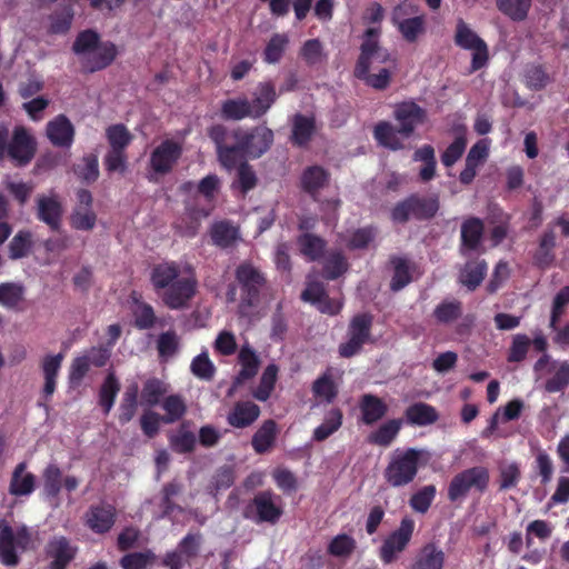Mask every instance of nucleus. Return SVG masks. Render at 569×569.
Returning a JSON list of instances; mask_svg holds the SVG:
<instances>
[{
    "label": "nucleus",
    "mask_w": 569,
    "mask_h": 569,
    "mask_svg": "<svg viewBox=\"0 0 569 569\" xmlns=\"http://www.w3.org/2000/svg\"><path fill=\"white\" fill-rule=\"evenodd\" d=\"M361 420L367 426H372L381 420L388 412L387 403L376 395L365 393L359 401Z\"/></svg>",
    "instance_id": "32"
},
{
    "label": "nucleus",
    "mask_w": 569,
    "mask_h": 569,
    "mask_svg": "<svg viewBox=\"0 0 569 569\" xmlns=\"http://www.w3.org/2000/svg\"><path fill=\"white\" fill-rule=\"evenodd\" d=\"M260 407L252 401H238L227 416V422L233 427L243 429L251 426L260 416Z\"/></svg>",
    "instance_id": "30"
},
{
    "label": "nucleus",
    "mask_w": 569,
    "mask_h": 569,
    "mask_svg": "<svg viewBox=\"0 0 569 569\" xmlns=\"http://www.w3.org/2000/svg\"><path fill=\"white\" fill-rule=\"evenodd\" d=\"M234 280L240 291L238 312L247 316L260 303L261 295L268 283L267 277L251 261H242L234 269Z\"/></svg>",
    "instance_id": "4"
},
{
    "label": "nucleus",
    "mask_w": 569,
    "mask_h": 569,
    "mask_svg": "<svg viewBox=\"0 0 569 569\" xmlns=\"http://www.w3.org/2000/svg\"><path fill=\"white\" fill-rule=\"evenodd\" d=\"M462 302L458 299H445L436 306L432 317L439 325L448 326L461 318Z\"/></svg>",
    "instance_id": "45"
},
{
    "label": "nucleus",
    "mask_w": 569,
    "mask_h": 569,
    "mask_svg": "<svg viewBox=\"0 0 569 569\" xmlns=\"http://www.w3.org/2000/svg\"><path fill=\"white\" fill-rule=\"evenodd\" d=\"M401 427V419H390L369 433L368 442L380 447H389L397 438Z\"/></svg>",
    "instance_id": "44"
},
{
    "label": "nucleus",
    "mask_w": 569,
    "mask_h": 569,
    "mask_svg": "<svg viewBox=\"0 0 569 569\" xmlns=\"http://www.w3.org/2000/svg\"><path fill=\"white\" fill-rule=\"evenodd\" d=\"M73 173L83 183L90 184L99 178V160L94 153L86 154L72 167Z\"/></svg>",
    "instance_id": "51"
},
{
    "label": "nucleus",
    "mask_w": 569,
    "mask_h": 569,
    "mask_svg": "<svg viewBox=\"0 0 569 569\" xmlns=\"http://www.w3.org/2000/svg\"><path fill=\"white\" fill-rule=\"evenodd\" d=\"M405 418L412 426H428L435 423L439 415L435 407L425 402H416L407 407Z\"/></svg>",
    "instance_id": "40"
},
{
    "label": "nucleus",
    "mask_w": 569,
    "mask_h": 569,
    "mask_svg": "<svg viewBox=\"0 0 569 569\" xmlns=\"http://www.w3.org/2000/svg\"><path fill=\"white\" fill-rule=\"evenodd\" d=\"M537 378L550 375L543 383L548 393L563 392L569 387V361L556 360L549 353L542 355L533 365Z\"/></svg>",
    "instance_id": "11"
},
{
    "label": "nucleus",
    "mask_w": 569,
    "mask_h": 569,
    "mask_svg": "<svg viewBox=\"0 0 569 569\" xmlns=\"http://www.w3.org/2000/svg\"><path fill=\"white\" fill-rule=\"evenodd\" d=\"M277 98L276 86L271 80L259 82L253 92V99L250 101L254 118L259 119L264 116L277 101Z\"/></svg>",
    "instance_id": "28"
},
{
    "label": "nucleus",
    "mask_w": 569,
    "mask_h": 569,
    "mask_svg": "<svg viewBox=\"0 0 569 569\" xmlns=\"http://www.w3.org/2000/svg\"><path fill=\"white\" fill-rule=\"evenodd\" d=\"M373 316L369 312L355 315L348 325L347 341L339 345L338 352L342 358L358 355L366 343L372 341L371 330Z\"/></svg>",
    "instance_id": "10"
},
{
    "label": "nucleus",
    "mask_w": 569,
    "mask_h": 569,
    "mask_svg": "<svg viewBox=\"0 0 569 569\" xmlns=\"http://www.w3.org/2000/svg\"><path fill=\"white\" fill-rule=\"evenodd\" d=\"M47 137L54 147L70 148L74 140V127L64 114H59L47 123Z\"/></svg>",
    "instance_id": "24"
},
{
    "label": "nucleus",
    "mask_w": 569,
    "mask_h": 569,
    "mask_svg": "<svg viewBox=\"0 0 569 569\" xmlns=\"http://www.w3.org/2000/svg\"><path fill=\"white\" fill-rule=\"evenodd\" d=\"M102 42L103 41L100 40V34L97 31L87 29L79 32L76 37L72 44V51L82 58L90 51H94V49Z\"/></svg>",
    "instance_id": "60"
},
{
    "label": "nucleus",
    "mask_w": 569,
    "mask_h": 569,
    "mask_svg": "<svg viewBox=\"0 0 569 569\" xmlns=\"http://www.w3.org/2000/svg\"><path fill=\"white\" fill-rule=\"evenodd\" d=\"M278 367L274 363H270L263 370L258 387L252 391V396L258 401H267L277 382Z\"/></svg>",
    "instance_id": "56"
},
{
    "label": "nucleus",
    "mask_w": 569,
    "mask_h": 569,
    "mask_svg": "<svg viewBox=\"0 0 569 569\" xmlns=\"http://www.w3.org/2000/svg\"><path fill=\"white\" fill-rule=\"evenodd\" d=\"M32 532L22 525L13 529L6 519H0V561L8 567H16L20 562L18 550L26 551L31 548Z\"/></svg>",
    "instance_id": "6"
},
{
    "label": "nucleus",
    "mask_w": 569,
    "mask_h": 569,
    "mask_svg": "<svg viewBox=\"0 0 569 569\" xmlns=\"http://www.w3.org/2000/svg\"><path fill=\"white\" fill-rule=\"evenodd\" d=\"M36 152L37 141L34 137L23 126H17L8 142V157L16 167H26L32 161Z\"/></svg>",
    "instance_id": "13"
},
{
    "label": "nucleus",
    "mask_w": 569,
    "mask_h": 569,
    "mask_svg": "<svg viewBox=\"0 0 569 569\" xmlns=\"http://www.w3.org/2000/svg\"><path fill=\"white\" fill-rule=\"evenodd\" d=\"M279 429L273 419L264 420L251 438V446L257 455L269 452L276 445Z\"/></svg>",
    "instance_id": "31"
},
{
    "label": "nucleus",
    "mask_w": 569,
    "mask_h": 569,
    "mask_svg": "<svg viewBox=\"0 0 569 569\" xmlns=\"http://www.w3.org/2000/svg\"><path fill=\"white\" fill-rule=\"evenodd\" d=\"M496 8L512 22H523L532 8V0H496Z\"/></svg>",
    "instance_id": "41"
},
{
    "label": "nucleus",
    "mask_w": 569,
    "mask_h": 569,
    "mask_svg": "<svg viewBox=\"0 0 569 569\" xmlns=\"http://www.w3.org/2000/svg\"><path fill=\"white\" fill-rule=\"evenodd\" d=\"M415 528V520L406 516L401 519L399 527L385 538L379 548V558L385 565L395 562L399 555L407 549L412 539Z\"/></svg>",
    "instance_id": "12"
},
{
    "label": "nucleus",
    "mask_w": 569,
    "mask_h": 569,
    "mask_svg": "<svg viewBox=\"0 0 569 569\" xmlns=\"http://www.w3.org/2000/svg\"><path fill=\"white\" fill-rule=\"evenodd\" d=\"M342 420V410L340 408H331L326 413L322 423L313 430L312 439L318 442L325 441L340 429Z\"/></svg>",
    "instance_id": "47"
},
{
    "label": "nucleus",
    "mask_w": 569,
    "mask_h": 569,
    "mask_svg": "<svg viewBox=\"0 0 569 569\" xmlns=\"http://www.w3.org/2000/svg\"><path fill=\"white\" fill-rule=\"evenodd\" d=\"M237 166V180L232 187L239 189L242 196H246L257 186L258 178L252 167L246 160H242Z\"/></svg>",
    "instance_id": "63"
},
{
    "label": "nucleus",
    "mask_w": 569,
    "mask_h": 569,
    "mask_svg": "<svg viewBox=\"0 0 569 569\" xmlns=\"http://www.w3.org/2000/svg\"><path fill=\"white\" fill-rule=\"evenodd\" d=\"M188 422H182L177 432L168 435L170 449L179 455L191 453L196 449V435L187 429Z\"/></svg>",
    "instance_id": "42"
},
{
    "label": "nucleus",
    "mask_w": 569,
    "mask_h": 569,
    "mask_svg": "<svg viewBox=\"0 0 569 569\" xmlns=\"http://www.w3.org/2000/svg\"><path fill=\"white\" fill-rule=\"evenodd\" d=\"M316 131L317 124L313 116L296 113L291 119L290 142L295 147L306 148L312 140Z\"/></svg>",
    "instance_id": "25"
},
{
    "label": "nucleus",
    "mask_w": 569,
    "mask_h": 569,
    "mask_svg": "<svg viewBox=\"0 0 569 569\" xmlns=\"http://www.w3.org/2000/svg\"><path fill=\"white\" fill-rule=\"evenodd\" d=\"M398 129L388 121H380L375 126L373 137L376 141L390 150L397 151L403 148V143L398 137Z\"/></svg>",
    "instance_id": "49"
},
{
    "label": "nucleus",
    "mask_w": 569,
    "mask_h": 569,
    "mask_svg": "<svg viewBox=\"0 0 569 569\" xmlns=\"http://www.w3.org/2000/svg\"><path fill=\"white\" fill-rule=\"evenodd\" d=\"M202 543L200 532H188L178 543L173 551L166 553L162 566L169 569H182L183 562H189L198 557Z\"/></svg>",
    "instance_id": "15"
},
{
    "label": "nucleus",
    "mask_w": 569,
    "mask_h": 569,
    "mask_svg": "<svg viewBox=\"0 0 569 569\" xmlns=\"http://www.w3.org/2000/svg\"><path fill=\"white\" fill-rule=\"evenodd\" d=\"M393 117L399 122V134L409 138L426 121L427 112L416 102L405 101L396 106Z\"/></svg>",
    "instance_id": "17"
},
{
    "label": "nucleus",
    "mask_w": 569,
    "mask_h": 569,
    "mask_svg": "<svg viewBox=\"0 0 569 569\" xmlns=\"http://www.w3.org/2000/svg\"><path fill=\"white\" fill-rule=\"evenodd\" d=\"M289 44L286 33H273L263 50V61L269 64L278 63Z\"/></svg>",
    "instance_id": "57"
},
{
    "label": "nucleus",
    "mask_w": 569,
    "mask_h": 569,
    "mask_svg": "<svg viewBox=\"0 0 569 569\" xmlns=\"http://www.w3.org/2000/svg\"><path fill=\"white\" fill-rule=\"evenodd\" d=\"M440 208L438 194L421 196L411 193L396 203L390 217L396 223L405 224L410 219L428 221L436 217Z\"/></svg>",
    "instance_id": "5"
},
{
    "label": "nucleus",
    "mask_w": 569,
    "mask_h": 569,
    "mask_svg": "<svg viewBox=\"0 0 569 569\" xmlns=\"http://www.w3.org/2000/svg\"><path fill=\"white\" fill-rule=\"evenodd\" d=\"M453 40L457 47L472 51L469 73L477 72L488 64L490 54L487 42L463 19L457 21Z\"/></svg>",
    "instance_id": "8"
},
{
    "label": "nucleus",
    "mask_w": 569,
    "mask_h": 569,
    "mask_svg": "<svg viewBox=\"0 0 569 569\" xmlns=\"http://www.w3.org/2000/svg\"><path fill=\"white\" fill-rule=\"evenodd\" d=\"M370 52V48L365 46L362 53L359 54L355 66V77L366 82L367 86L376 90H385L389 87L391 81V71L387 68H382L378 73H370V67L367 64V56Z\"/></svg>",
    "instance_id": "20"
},
{
    "label": "nucleus",
    "mask_w": 569,
    "mask_h": 569,
    "mask_svg": "<svg viewBox=\"0 0 569 569\" xmlns=\"http://www.w3.org/2000/svg\"><path fill=\"white\" fill-rule=\"evenodd\" d=\"M180 273V266L176 261L158 263L150 273L154 291L160 296L163 305L171 310L188 308L197 293L196 277H181Z\"/></svg>",
    "instance_id": "2"
},
{
    "label": "nucleus",
    "mask_w": 569,
    "mask_h": 569,
    "mask_svg": "<svg viewBox=\"0 0 569 569\" xmlns=\"http://www.w3.org/2000/svg\"><path fill=\"white\" fill-rule=\"evenodd\" d=\"M556 248V233L553 229L549 228L543 231L539 239V247L533 254L535 264L545 270L549 268L555 261V250Z\"/></svg>",
    "instance_id": "38"
},
{
    "label": "nucleus",
    "mask_w": 569,
    "mask_h": 569,
    "mask_svg": "<svg viewBox=\"0 0 569 569\" xmlns=\"http://www.w3.org/2000/svg\"><path fill=\"white\" fill-rule=\"evenodd\" d=\"M168 392V386L158 378H149L142 387L141 399L148 407H154Z\"/></svg>",
    "instance_id": "58"
},
{
    "label": "nucleus",
    "mask_w": 569,
    "mask_h": 569,
    "mask_svg": "<svg viewBox=\"0 0 569 569\" xmlns=\"http://www.w3.org/2000/svg\"><path fill=\"white\" fill-rule=\"evenodd\" d=\"M282 515V499L271 489L257 492L243 510V517L254 523L276 525Z\"/></svg>",
    "instance_id": "7"
},
{
    "label": "nucleus",
    "mask_w": 569,
    "mask_h": 569,
    "mask_svg": "<svg viewBox=\"0 0 569 569\" xmlns=\"http://www.w3.org/2000/svg\"><path fill=\"white\" fill-rule=\"evenodd\" d=\"M220 116L228 121H240L246 118L256 119L247 97H238L222 101Z\"/></svg>",
    "instance_id": "36"
},
{
    "label": "nucleus",
    "mask_w": 569,
    "mask_h": 569,
    "mask_svg": "<svg viewBox=\"0 0 569 569\" xmlns=\"http://www.w3.org/2000/svg\"><path fill=\"white\" fill-rule=\"evenodd\" d=\"M412 159L415 161L423 162V166L419 170V179L422 182H429L436 177L437 160L435 154V148L431 144H425L418 148Z\"/></svg>",
    "instance_id": "46"
},
{
    "label": "nucleus",
    "mask_w": 569,
    "mask_h": 569,
    "mask_svg": "<svg viewBox=\"0 0 569 569\" xmlns=\"http://www.w3.org/2000/svg\"><path fill=\"white\" fill-rule=\"evenodd\" d=\"M119 391L120 382L118 378L114 372H109L99 390V405L104 415H109L111 411Z\"/></svg>",
    "instance_id": "50"
},
{
    "label": "nucleus",
    "mask_w": 569,
    "mask_h": 569,
    "mask_svg": "<svg viewBox=\"0 0 569 569\" xmlns=\"http://www.w3.org/2000/svg\"><path fill=\"white\" fill-rule=\"evenodd\" d=\"M445 553L435 543H427L417 557L412 569H442Z\"/></svg>",
    "instance_id": "48"
},
{
    "label": "nucleus",
    "mask_w": 569,
    "mask_h": 569,
    "mask_svg": "<svg viewBox=\"0 0 569 569\" xmlns=\"http://www.w3.org/2000/svg\"><path fill=\"white\" fill-rule=\"evenodd\" d=\"M297 243L308 261H319L325 256L327 241L318 234L303 232L298 236Z\"/></svg>",
    "instance_id": "35"
},
{
    "label": "nucleus",
    "mask_w": 569,
    "mask_h": 569,
    "mask_svg": "<svg viewBox=\"0 0 569 569\" xmlns=\"http://www.w3.org/2000/svg\"><path fill=\"white\" fill-rule=\"evenodd\" d=\"M63 355H47L41 361V370L44 378V385L42 388V396L46 400H49L56 391L57 378L62 366Z\"/></svg>",
    "instance_id": "33"
},
{
    "label": "nucleus",
    "mask_w": 569,
    "mask_h": 569,
    "mask_svg": "<svg viewBox=\"0 0 569 569\" xmlns=\"http://www.w3.org/2000/svg\"><path fill=\"white\" fill-rule=\"evenodd\" d=\"M209 234L212 243L220 249L231 248L241 240L239 228L229 220L212 223Z\"/></svg>",
    "instance_id": "27"
},
{
    "label": "nucleus",
    "mask_w": 569,
    "mask_h": 569,
    "mask_svg": "<svg viewBox=\"0 0 569 569\" xmlns=\"http://www.w3.org/2000/svg\"><path fill=\"white\" fill-rule=\"evenodd\" d=\"M207 133L216 146L220 164L228 170L246 158H260L273 143V131L264 126L229 131L226 126L218 123L209 127Z\"/></svg>",
    "instance_id": "1"
},
{
    "label": "nucleus",
    "mask_w": 569,
    "mask_h": 569,
    "mask_svg": "<svg viewBox=\"0 0 569 569\" xmlns=\"http://www.w3.org/2000/svg\"><path fill=\"white\" fill-rule=\"evenodd\" d=\"M116 518L117 511L112 505L104 502L92 505L86 512V526L92 532L103 535L111 530Z\"/></svg>",
    "instance_id": "21"
},
{
    "label": "nucleus",
    "mask_w": 569,
    "mask_h": 569,
    "mask_svg": "<svg viewBox=\"0 0 569 569\" xmlns=\"http://www.w3.org/2000/svg\"><path fill=\"white\" fill-rule=\"evenodd\" d=\"M330 173L323 167L315 164L307 167L301 174V189L308 193L315 201L321 189L329 184Z\"/></svg>",
    "instance_id": "26"
},
{
    "label": "nucleus",
    "mask_w": 569,
    "mask_h": 569,
    "mask_svg": "<svg viewBox=\"0 0 569 569\" xmlns=\"http://www.w3.org/2000/svg\"><path fill=\"white\" fill-rule=\"evenodd\" d=\"M42 490L48 499H57L62 488V471L56 463L48 465L42 472Z\"/></svg>",
    "instance_id": "53"
},
{
    "label": "nucleus",
    "mask_w": 569,
    "mask_h": 569,
    "mask_svg": "<svg viewBox=\"0 0 569 569\" xmlns=\"http://www.w3.org/2000/svg\"><path fill=\"white\" fill-rule=\"evenodd\" d=\"M379 37L380 28H368L363 33L362 43L360 46V53H362L365 46L370 48V52L367 56L368 66H371L372 60H377L380 63H386L391 59L388 50L380 46Z\"/></svg>",
    "instance_id": "39"
},
{
    "label": "nucleus",
    "mask_w": 569,
    "mask_h": 569,
    "mask_svg": "<svg viewBox=\"0 0 569 569\" xmlns=\"http://www.w3.org/2000/svg\"><path fill=\"white\" fill-rule=\"evenodd\" d=\"M485 234V223L478 217H469L463 220L460 228V246L461 256H468L479 250Z\"/></svg>",
    "instance_id": "19"
},
{
    "label": "nucleus",
    "mask_w": 569,
    "mask_h": 569,
    "mask_svg": "<svg viewBox=\"0 0 569 569\" xmlns=\"http://www.w3.org/2000/svg\"><path fill=\"white\" fill-rule=\"evenodd\" d=\"M418 8L410 3H401L392 11V21L397 24L399 32L408 42H415L425 32V16L403 19L405 16L413 13Z\"/></svg>",
    "instance_id": "16"
},
{
    "label": "nucleus",
    "mask_w": 569,
    "mask_h": 569,
    "mask_svg": "<svg viewBox=\"0 0 569 569\" xmlns=\"http://www.w3.org/2000/svg\"><path fill=\"white\" fill-rule=\"evenodd\" d=\"M437 489L433 485H427L416 491L409 499L410 508L419 513H427L436 498Z\"/></svg>",
    "instance_id": "62"
},
{
    "label": "nucleus",
    "mask_w": 569,
    "mask_h": 569,
    "mask_svg": "<svg viewBox=\"0 0 569 569\" xmlns=\"http://www.w3.org/2000/svg\"><path fill=\"white\" fill-rule=\"evenodd\" d=\"M429 458L430 453L425 449L398 448L390 456V460L383 470V478L390 487H406L416 479L420 467Z\"/></svg>",
    "instance_id": "3"
},
{
    "label": "nucleus",
    "mask_w": 569,
    "mask_h": 569,
    "mask_svg": "<svg viewBox=\"0 0 569 569\" xmlns=\"http://www.w3.org/2000/svg\"><path fill=\"white\" fill-rule=\"evenodd\" d=\"M488 271L483 259H472L466 262L459 273V282L469 291H475L483 281Z\"/></svg>",
    "instance_id": "34"
},
{
    "label": "nucleus",
    "mask_w": 569,
    "mask_h": 569,
    "mask_svg": "<svg viewBox=\"0 0 569 569\" xmlns=\"http://www.w3.org/2000/svg\"><path fill=\"white\" fill-rule=\"evenodd\" d=\"M32 247V234L28 230L18 231L8 246L9 258L18 260L28 256Z\"/></svg>",
    "instance_id": "61"
},
{
    "label": "nucleus",
    "mask_w": 569,
    "mask_h": 569,
    "mask_svg": "<svg viewBox=\"0 0 569 569\" xmlns=\"http://www.w3.org/2000/svg\"><path fill=\"white\" fill-rule=\"evenodd\" d=\"M36 489V476L27 471L24 461L18 463L11 475L8 491L11 496H30Z\"/></svg>",
    "instance_id": "29"
},
{
    "label": "nucleus",
    "mask_w": 569,
    "mask_h": 569,
    "mask_svg": "<svg viewBox=\"0 0 569 569\" xmlns=\"http://www.w3.org/2000/svg\"><path fill=\"white\" fill-rule=\"evenodd\" d=\"M391 263L393 266V274L390 281V290L398 292L407 287L411 281V264L410 262L401 257H392Z\"/></svg>",
    "instance_id": "54"
},
{
    "label": "nucleus",
    "mask_w": 569,
    "mask_h": 569,
    "mask_svg": "<svg viewBox=\"0 0 569 569\" xmlns=\"http://www.w3.org/2000/svg\"><path fill=\"white\" fill-rule=\"evenodd\" d=\"M490 481L489 470L486 467L477 466L458 472L448 486V499L450 502L459 501L467 497L471 489L482 493L487 490Z\"/></svg>",
    "instance_id": "9"
},
{
    "label": "nucleus",
    "mask_w": 569,
    "mask_h": 569,
    "mask_svg": "<svg viewBox=\"0 0 569 569\" xmlns=\"http://www.w3.org/2000/svg\"><path fill=\"white\" fill-rule=\"evenodd\" d=\"M348 261L341 251L330 252L323 263L322 273L327 280H336L348 270Z\"/></svg>",
    "instance_id": "59"
},
{
    "label": "nucleus",
    "mask_w": 569,
    "mask_h": 569,
    "mask_svg": "<svg viewBox=\"0 0 569 569\" xmlns=\"http://www.w3.org/2000/svg\"><path fill=\"white\" fill-rule=\"evenodd\" d=\"M138 393L139 387L137 383L127 387L119 406L118 420L120 425H127L133 419L138 407Z\"/></svg>",
    "instance_id": "55"
},
{
    "label": "nucleus",
    "mask_w": 569,
    "mask_h": 569,
    "mask_svg": "<svg viewBox=\"0 0 569 569\" xmlns=\"http://www.w3.org/2000/svg\"><path fill=\"white\" fill-rule=\"evenodd\" d=\"M46 553L51 559L49 569H67L76 558L77 547H73L63 536L54 537L48 542Z\"/></svg>",
    "instance_id": "23"
},
{
    "label": "nucleus",
    "mask_w": 569,
    "mask_h": 569,
    "mask_svg": "<svg viewBox=\"0 0 569 569\" xmlns=\"http://www.w3.org/2000/svg\"><path fill=\"white\" fill-rule=\"evenodd\" d=\"M182 144L173 139H164L151 152L149 163L157 174H168L182 156Z\"/></svg>",
    "instance_id": "14"
},
{
    "label": "nucleus",
    "mask_w": 569,
    "mask_h": 569,
    "mask_svg": "<svg viewBox=\"0 0 569 569\" xmlns=\"http://www.w3.org/2000/svg\"><path fill=\"white\" fill-rule=\"evenodd\" d=\"M238 359L241 369L237 376V382L241 383L246 380L252 379L258 373L260 359L249 345L241 347Z\"/></svg>",
    "instance_id": "43"
},
{
    "label": "nucleus",
    "mask_w": 569,
    "mask_h": 569,
    "mask_svg": "<svg viewBox=\"0 0 569 569\" xmlns=\"http://www.w3.org/2000/svg\"><path fill=\"white\" fill-rule=\"evenodd\" d=\"M106 137L109 142L110 149L123 150L128 148V146L132 141V134L128 130V128L122 124H112L107 128Z\"/></svg>",
    "instance_id": "64"
},
{
    "label": "nucleus",
    "mask_w": 569,
    "mask_h": 569,
    "mask_svg": "<svg viewBox=\"0 0 569 569\" xmlns=\"http://www.w3.org/2000/svg\"><path fill=\"white\" fill-rule=\"evenodd\" d=\"M118 49L111 41L100 43L94 51L81 58L84 72L93 73L108 68L117 58Z\"/></svg>",
    "instance_id": "22"
},
{
    "label": "nucleus",
    "mask_w": 569,
    "mask_h": 569,
    "mask_svg": "<svg viewBox=\"0 0 569 569\" xmlns=\"http://www.w3.org/2000/svg\"><path fill=\"white\" fill-rule=\"evenodd\" d=\"M36 203L37 219L46 223L50 230L59 231L64 212L59 196L56 193L50 196L40 194L37 197Z\"/></svg>",
    "instance_id": "18"
},
{
    "label": "nucleus",
    "mask_w": 569,
    "mask_h": 569,
    "mask_svg": "<svg viewBox=\"0 0 569 569\" xmlns=\"http://www.w3.org/2000/svg\"><path fill=\"white\" fill-rule=\"evenodd\" d=\"M161 407L164 410L163 423L170 425L181 420L187 413V403L181 395H169L163 398Z\"/></svg>",
    "instance_id": "52"
},
{
    "label": "nucleus",
    "mask_w": 569,
    "mask_h": 569,
    "mask_svg": "<svg viewBox=\"0 0 569 569\" xmlns=\"http://www.w3.org/2000/svg\"><path fill=\"white\" fill-rule=\"evenodd\" d=\"M312 395L316 399L326 403H332L339 393L337 383L333 380L332 368L319 376L311 386Z\"/></svg>",
    "instance_id": "37"
}]
</instances>
